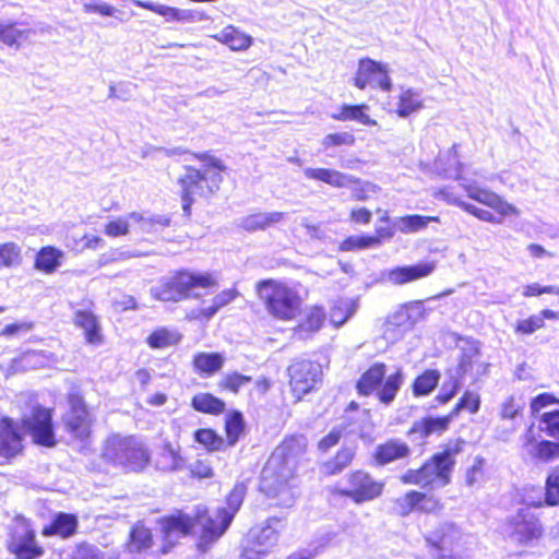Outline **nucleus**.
<instances>
[{"mask_svg":"<svg viewBox=\"0 0 559 559\" xmlns=\"http://www.w3.org/2000/svg\"><path fill=\"white\" fill-rule=\"evenodd\" d=\"M308 451V440L301 433L285 436L264 463L258 491L275 508L289 509L299 497L297 468Z\"/></svg>","mask_w":559,"mask_h":559,"instance_id":"1","label":"nucleus"},{"mask_svg":"<svg viewBox=\"0 0 559 559\" xmlns=\"http://www.w3.org/2000/svg\"><path fill=\"white\" fill-rule=\"evenodd\" d=\"M530 415L535 418L521 436L522 451L534 462L549 463L559 459V399L542 392L530 401Z\"/></svg>","mask_w":559,"mask_h":559,"instance_id":"2","label":"nucleus"},{"mask_svg":"<svg viewBox=\"0 0 559 559\" xmlns=\"http://www.w3.org/2000/svg\"><path fill=\"white\" fill-rule=\"evenodd\" d=\"M194 160L201 162L202 167L185 165L183 174L177 178L179 197L185 216L190 217L192 206L198 200L209 202L221 189L223 173L226 167L222 159L211 152H187Z\"/></svg>","mask_w":559,"mask_h":559,"instance_id":"3","label":"nucleus"},{"mask_svg":"<svg viewBox=\"0 0 559 559\" xmlns=\"http://www.w3.org/2000/svg\"><path fill=\"white\" fill-rule=\"evenodd\" d=\"M465 444V440L460 438L450 440L418 467L406 469L400 476V481L420 488L448 486L452 480V473L456 464L455 456L463 451Z\"/></svg>","mask_w":559,"mask_h":559,"instance_id":"4","label":"nucleus"},{"mask_svg":"<svg viewBox=\"0 0 559 559\" xmlns=\"http://www.w3.org/2000/svg\"><path fill=\"white\" fill-rule=\"evenodd\" d=\"M254 290L258 299L272 319L290 322L300 316L304 297L295 286L287 282L264 278L255 284Z\"/></svg>","mask_w":559,"mask_h":559,"instance_id":"5","label":"nucleus"},{"mask_svg":"<svg viewBox=\"0 0 559 559\" xmlns=\"http://www.w3.org/2000/svg\"><path fill=\"white\" fill-rule=\"evenodd\" d=\"M388 373V365L383 361L370 364L358 377L355 383L359 396H374L382 405L392 404L404 383V372L401 368Z\"/></svg>","mask_w":559,"mask_h":559,"instance_id":"6","label":"nucleus"},{"mask_svg":"<svg viewBox=\"0 0 559 559\" xmlns=\"http://www.w3.org/2000/svg\"><path fill=\"white\" fill-rule=\"evenodd\" d=\"M103 456L106 462L121 467L124 473H143L152 463L148 447L134 435L111 436L104 448Z\"/></svg>","mask_w":559,"mask_h":559,"instance_id":"7","label":"nucleus"},{"mask_svg":"<svg viewBox=\"0 0 559 559\" xmlns=\"http://www.w3.org/2000/svg\"><path fill=\"white\" fill-rule=\"evenodd\" d=\"M217 286V278L211 272H198L191 269H178L162 283L156 297L162 301L178 302L199 295L197 289H210Z\"/></svg>","mask_w":559,"mask_h":559,"instance_id":"8","label":"nucleus"},{"mask_svg":"<svg viewBox=\"0 0 559 559\" xmlns=\"http://www.w3.org/2000/svg\"><path fill=\"white\" fill-rule=\"evenodd\" d=\"M464 190L469 199L489 209H480L466 202L457 203V205L464 212L475 216L479 221L491 224H500L506 217L518 216L520 214V211L516 209V206L509 203L502 195L488 188L480 187L476 183H468L464 186Z\"/></svg>","mask_w":559,"mask_h":559,"instance_id":"9","label":"nucleus"},{"mask_svg":"<svg viewBox=\"0 0 559 559\" xmlns=\"http://www.w3.org/2000/svg\"><path fill=\"white\" fill-rule=\"evenodd\" d=\"M68 411L61 417L63 430L72 441L87 444L93 437L94 415L84 393L73 388L67 393Z\"/></svg>","mask_w":559,"mask_h":559,"instance_id":"10","label":"nucleus"},{"mask_svg":"<svg viewBox=\"0 0 559 559\" xmlns=\"http://www.w3.org/2000/svg\"><path fill=\"white\" fill-rule=\"evenodd\" d=\"M346 487H332L331 496L345 498L356 506L380 499L385 490V481L377 478L365 468H355L346 474Z\"/></svg>","mask_w":559,"mask_h":559,"instance_id":"11","label":"nucleus"},{"mask_svg":"<svg viewBox=\"0 0 559 559\" xmlns=\"http://www.w3.org/2000/svg\"><path fill=\"white\" fill-rule=\"evenodd\" d=\"M423 538L435 559H463L464 534L455 523L439 522L428 530Z\"/></svg>","mask_w":559,"mask_h":559,"instance_id":"12","label":"nucleus"},{"mask_svg":"<svg viewBox=\"0 0 559 559\" xmlns=\"http://www.w3.org/2000/svg\"><path fill=\"white\" fill-rule=\"evenodd\" d=\"M287 378L294 403H300L305 396L320 389L323 381V367L310 358H296L287 367Z\"/></svg>","mask_w":559,"mask_h":559,"instance_id":"13","label":"nucleus"},{"mask_svg":"<svg viewBox=\"0 0 559 559\" xmlns=\"http://www.w3.org/2000/svg\"><path fill=\"white\" fill-rule=\"evenodd\" d=\"M233 522V513L227 509L217 508L213 513L203 506L195 508L193 513V532L199 528L195 546L199 550L207 551L227 531Z\"/></svg>","mask_w":559,"mask_h":559,"instance_id":"14","label":"nucleus"},{"mask_svg":"<svg viewBox=\"0 0 559 559\" xmlns=\"http://www.w3.org/2000/svg\"><path fill=\"white\" fill-rule=\"evenodd\" d=\"M7 549L16 559H39L45 555L31 520L24 515L14 516L8 531Z\"/></svg>","mask_w":559,"mask_h":559,"instance_id":"15","label":"nucleus"},{"mask_svg":"<svg viewBox=\"0 0 559 559\" xmlns=\"http://www.w3.org/2000/svg\"><path fill=\"white\" fill-rule=\"evenodd\" d=\"M307 179L316 180L329 185L333 188L352 187V200L357 202L367 201L371 194L380 191L379 186L369 181H362L358 177L346 175L340 170L331 168H306Z\"/></svg>","mask_w":559,"mask_h":559,"instance_id":"16","label":"nucleus"},{"mask_svg":"<svg viewBox=\"0 0 559 559\" xmlns=\"http://www.w3.org/2000/svg\"><path fill=\"white\" fill-rule=\"evenodd\" d=\"M21 425L29 433L33 443L44 448L57 445L53 408L35 405L31 411V415L22 419Z\"/></svg>","mask_w":559,"mask_h":559,"instance_id":"17","label":"nucleus"},{"mask_svg":"<svg viewBox=\"0 0 559 559\" xmlns=\"http://www.w3.org/2000/svg\"><path fill=\"white\" fill-rule=\"evenodd\" d=\"M399 516L406 518L413 513L435 514L443 510L442 500L436 495L418 489H411L394 501Z\"/></svg>","mask_w":559,"mask_h":559,"instance_id":"18","label":"nucleus"},{"mask_svg":"<svg viewBox=\"0 0 559 559\" xmlns=\"http://www.w3.org/2000/svg\"><path fill=\"white\" fill-rule=\"evenodd\" d=\"M162 533V544L158 548L159 555L170 552L178 544L174 536H191L193 535V515H189L181 510L162 516L158 520Z\"/></svg>","mask_w":559,"mask_h":559,"instance_id":"19","label":"nucleus"},{"mask_svg":"<svg viewBox=\"0 0 559 559\" xmlns=\"http://www.w3.org/2000/svg\"><path fill=\"white\" fill-rule=\"evenodd\" d=\"M353 83L358 90L367 87L379 88L384 92L392 90V81L386 66L368 57L358 60Z\"/></svg>","mask_w":559,"mask_h":559,"instance_id":"20","label":"nucleus"},{"mask_svg":"<svg viewBox=\"0 0 559 559\" xmlns=\"http://www.w3.org/2000/svg\"><path fill=\"white\" fill-rule=\"evenodd\" d=\"M24 432L19 423L9 416L0 417V460L10 464L24 453Z\"/></svg>","mask_w":559,"mask_h":559,"instance_id":"21","label":"nucleus"},{"mask_svg":"<svg viewBox=\"0 0 559 559\" xmlns=\"http://www.w3.org/2000/svg\"><path fill=\"white\" fill-rule=\"evenodd\" d=\"M510 537L519 546H532L544 536L539 518L532 513L519 512L509 521Z\"/></svg>","mask_w":559,"mask_h":559,"instance_id":"22","label":"nucleus"},{"mask_svg":"<svg viewBox=\"0 0 559 559\" xmlns=\"http://www.w3.org/2000/svg\"><path fill=\"white\" fill-rule=\"evenodd\" d=\"M411 453L412 448L406 441L399 438H389L377 444L371 457L376 466H385L408 459Z\"/></svg>","mask_w":559,"mask_h":559,"instance_id":"23","label":"nucleus"},{"mask_svg":"<svg viewBox=\"0 0 559 559\" xmlns=\"http://www.w3.org/2000/svg\"><path fill=\"white\" fill-rule=\"evenodd\" d=\"M155 546V534L145 521L139 520L129 530L123 548L128 554L140 555L148 552Z\"/></svg>","mask_w":559,"mask_h":559,"instance_id":"24","label":"nucleus"},{"mask_svg":"<svg viewBox=\"0 0 559 559\" xmlns=\"http://www.w3.org/2000/svg\"><path fill=\"white\" fill-rule=\"evenodd\" d=\"M437 265L435 261L419 262L412 265L395 266L388 271V280L396 286H402L430 276Z\"/></svg>","mask_w":559,"mask_h":559,"instance_id":"25","label":"nucleus"},{"mask_svg":"<svg viewBox=\"0 0 559 559\" xmlns=\"http://www.w3.org/2000/svg\"><path fill=\"white\" fill-rule=\"evenodd\" d=\"M79 519L74 513L57 512L51 521L44 525L40 534L44 537L57 536L61 539H69L78 532Z\"/></svg>","mask_w":559,"mask_h":559,"instance_id":"26","label":"nucleus"},{"mask_svg":"<svg viewBox=\"0 0 559 559\" xmlns=\"http://www.w3.org/2000/svg\"><path fill=\"white\" fill-rule=\"evenodd\" d=\"M73 324L83 331L84 340L92 345L104 342V335L98 317L90 309H78L73 313Z\"/></svg>","mask_w":559,"mask_h":559,"instance_id":"27","label":"nucleus"},{"mask_svg":"<svg viewBox=\"0 0 559 559\" xmlns=\"http://www.w3.org/2000/svg\"><path fill=\"white\" fill-rule=\"evenodd\" d=\"M326 314L320 305L308 307L301 320L293 328L294 335L299 338H308L319 332L325 323Z\"/></svg>","mask_w":559,"mask_h":559,"instance_id":"28","label":"nucleus"},{"mask_svg":"<svg viewBox=\"0 0 559 559\" xmlns=\"http://www.w3.org/2000/svg\"><path fill=\"white\" fill-rule=\"evenodd\" d=\"M225 364V357L218 352H199L192 356L191 365L197 374L211 378L219 372Z\"/></svg>","mask_w":559,"mask_h":559,"instance_id":"29","label":"nucleus"},{"mask_svg":"<svg viewBox=\"0 0 559 559\" xmlns=\"http://www.w3.org/2000/svg\"><path fill=\"white\" fill-rule=\"evenodd\" d=\"M370 107L366 103L361 104H343L338 111L332 115L335 121H356L366 127H376L377 120L369 115Z\"/></svg>","mask_w":559,"mask_h":559,"instance_id":"30","label":"nucleus"},{"mask_svg":"<svg viewBox=\"0 0 559 559\" xmlns=\"http://www.w3.org/2000/svg\"><path fill=\"white\" fill-rule=\"evenodd\" d=\"M356 459V450L354 447L343 445L335 454L321 464L322 475L326 478L340 475L344 469L349 467Z\"/></svg>","mask_w":559,"mask_h":559,"instance_id":"31","label":"nucleus"},{"mask_svg":"<svg viewBox=\"0 0 559 559\" xmlns=\"http://www.w3.org/2000/svg\"><path fill=\"white\" fill-rule=\"evenodd\" d=\"M239 296L240 293L236 286L221 290L213 297L210 306L197 310L194 319L201 322L210 321L219 310L227 307Z\"/></svg>","mask_w":559,"mask_h":559,"instance_id":"32","label":"nucleus"},{"mask_svg":"<svg viewBox=\"0 0 559 559\" xmlns=\"http://www.w3.org/2000/svg\"><path fill=\"white\" fill-rule=\"evenodd\" d=\"M212 38L233 51L247 50L253 44V38L249 34L234 25L225 26L219 33L212 35Z\"/></svg>","mask_w":559,"mask_h":559,"instance_id":"33","label":"nucleus"},{"mask_svg":"<svg viewBox=\"0 0 559 559\" xmlns=\"http://www.w3.org/2000/svg\"><path fill=\"white\" fill-rule=\"evenodd\" d=\"M64 253L55 246L41 247L34 259V267L43 274H53L62 264Z\"/></svg>","mask_w":559,"mask_h":559,"instance_id":"34","label":"nucleus"},{"mask_svg":"<svg viewBox=\"0 0 559 559\" xmlns=\"http://www.w3.org/2000/svg\"><path fill=\"white\" fill-rule=\"evenodd\" d=\"M190 406L200 414L219 416L226 411V403L211 392H198L192 395Z\"/></svg>","mask_w":559,"mask_h":559,"instance_id":"35","label":"nucleus"},{"mask_svg":"<svg viewBox=\"0 0 559 559\" xmlns=\"http://www.w3.org/2000/svg\"><path fill=\"white\" fill-rule=\"evenodd\" d=\"M185 466V457L178 447L170 441L162 444L156 468L163 473H171L182 469Z\"/></svg>","mask_w":559,"mask_h":559,"instance_id":"36","label":"nucleus"},{"mask_svg":"<svg viewBox=\"0 0 559 559\" xmlns=\"http://www.w3.org/2000/svg\"><path fill=\"white\" fill-rule=\"evenodd\" d=\"M285 218L284 212H271V213H252L245 216L241 221V227L249 233L265 230Z\"/></svg>","mask_w":559,"mask_h":559,"instance_id":"37","label":"nucleus"},{"mask_svg":"<svg viewBox=\"0 0 559 559\" xmlns=\"http://www.w3.org/2000/svg\"><path fill=\"white\" fill-rule=\"evenodd\" d=\"M441 379V372L438 369L428 368L418 373L412 384V394L415 397L427 396L432 393Z\"/></svg>","mask_w":559,"mask_h":559,"instance_id":"38","label":"nucleus"},{"mask_svg":"<svg viewBox=\"0 0 559 559\" xmlns=\"http://www.w3.org/2000/svg\"><path fill=\"white\" fill-rule=\"evenodd\" d=\"M246 421L243 414L238 409H233L224 418L225 442L228 448L234 447L245 435Z\"/></svg>","mask_w":559,"mask_h":559,"instance_id":"39","label":"nucleus"},{"mask_svg":"<svg viewBox=\"0 0 559 559\" xmlns=\"http://www.w3.org/2000/svg\"><path fill=\"white\" fill-rule=\"evenodd\" d=\"M449 417L426 416L415 421L408 433H418L421 438H427L433 433L441 435L449 429Z\"/></svg>","mask_w":559,"mask_h":559,"instance_id":"40","label":"nucleus"},{"mask_svg":"<svg viewBox=\"0 0 559 559\" xmlns=\"http://www.w3.org/2000/svg\"><path fill=\"white\" fill-rule=\"evenodd\" d=\"M20 25L15 21H0V43L19 49L33 32L31 28H20Z\"/></svg>","mask_w":559,"mask_h":559,"instance_id":"41","label":"nucleus"},{"mask_svg":"<svg viewBox=\"0 0 559 559\" xmlns=\"http://www.w3.org/2000/svg\"><path fill=\"white\" fill-rule=\"evenodd\" d=\"M193 441L207 453L222 452L228 449L224 437L213 428H198L193 432Z\"/></svg>","mask_w":559,"mask_h":559,"instance_id":"42","label":"nucleus"},{"mask_svg":"<svg viewBox=\"0 0 559 559\" xmlns=\"http://www.w3.org/2000/svg\"><path fill=\"white\" fill-rule=\"evenodd\" d=\"M145 221L142 213L131 212L126 216H119L108 221L104 226V233L110 238L124 237L130 233V222L141 224Z\"/></svg>","mask_w":559,"mask_h":559,"instance_id":"43","label":"nucleus"},{"mask_svg":"<svg viewBox=\"0 0 559 559\" xmlns=\"http://www.w3.org/2000/svg\"><path fill=\"white\" fill-rule=\"evenodd\" d=\"M543 506H559V464L547 472L544 485V500L534 503L536 508Z\"/></svg>","mask_w":559,"mask_h":559,"instance_id":"44","label":"nucleus"},{"mask_svg":"<svg viewBox=\"0 0 559 559\" xmlns=\"http://www.w3.org/2000/svg\"><path fill=\"white\" fill-rule=\"evenodd\" d=\"M182 336L175 330L160 326L153 330L146 337L145 342L152 349H162L177 345L181 341Z\"/></svg>","mask_w":559,"mask_h":559,"instance_id":"45","label":"nucleus"},{"mask_svg":"<svg viewBox=\"0 0 559 559\" xmlns=\"http://www.w3.org/2000/svg\"><path fill=\"white\" fill-rule=\"evenodd\" d=\"M136 7L148 10L160 16H164L167 21L183 22L192 19V14L188 11H182L174 7L165 4H156L151 1L138 0L134 2Z\"/></svg>","mask_w":559,"mask_h":559,"instance_id":"46","label":"nucleus"},{"mask_svg":"<svg viewBox=\"0 0 559 559\" xmlns=\"http://www.w3.org/2000/svg\"><path fill=\"white\" fill-rule=\"evenodd\" d=\"M252 381V377L240 373L238 371H231L225 373L217 381V388L222 393H229L238 395L241 389Z\"/></svg>","mask_w":559,"mask_h":559,"instance_id":"47","label":"nucleus"},{"mask_svg":"<svg viewBox=\"0 0 559 559\" xmlns=\"http://www.w3.org/2000/svg\"><path fill=\"white\" fill-rule=\"evenodd\" d=\"M423 107L419 95L413 90H405L399 96L396 114L400 117H407Z\"/></svg>","mask_w":559,"mask_h":559,"instance_id":"48","label":"nucleus"},{"mask_svg":"<svg viewBox=\"0 0 559 559\" xmlns=\"http://www.w3.org/2000/svg\"><path fill=\"white\" fill-rule=\"evenodd\" d=\"M438 216H423L411 214L400 217L401 231L404 234L416 233L425 229L429 223H439Z\"/></svg>","mask_w":559,"mask_h":559,"instance_id":"49","label":"nucleus"},{"mask_svg":"<svg viewBox=\"0 0 559 559\" xmlns=\"http://www.w3.org/2000/svg\"><path fill=\"white\" fill-rule=\"evenodd\" d=\"M356 144L355 135L349 131H337L328 133L321 140V145L323 150H332L336 147H350Z\"/></svg>","mask_w":559,"mask_h":559,"instance_id":"50","label":"nucleus"},{"mask_svg":"<svg viewBox=\"0 0 559 559\" xmlns=\"http://www.w3.org/2000/svg\"><path fill=\"white\" fill-rule=\"evenodd\" d=\"M487 461L483 456H476L464 474L465 485L474 487L486 478Z\"/></svg>","mask_w":559,"mask_h":559,"instance_id":"51","label":"nucleus"},{"mask_svg":"<svg viewBox=\"0 0 559 559\" xmlns=\"http://www.w3.org/2000/svg\"><path fill=\"white\" fill-rule=\"evenodd\" d=\"M22 262V251L19 245L13 241L0 245V269L13 267Z\"/></svg>","mask_w":559,"mask_h":559,"instance_id":"52","label":"nucleus"},{"mask_svg":"<svg viewBox=\"0 0 559 559\" xmlns=\"http://www.w3.org/2000/svg\"><path fill=\"white\" fill-rule=\"evenodd\" d=\"M379 222L382 225L376 227L374 234L370 235L376 246H380L384 240H389L395 235V225L386 211L379 217Z\"/></svg>","mask_w":559,"mask_h":559,"instance_id":"53","label":"nucleus"},{"mask_svg":"<svg viewBox=\"0 0 559 559\" xmlns=\"http://www.w3.org/2000/svg\"><path fill=\"white\" fill-rule=\"evenodd\" d=\"M377 247L370 235L347 236L340 243L342 251H358Z\"/></svg>","mask_w":559,"mask_h":559,"instance_id":"54","label":"nucleus"},{"mask_svg":"<svg viewBox=\"0 0 559 559\" xmlns=\"http://www.w3.org/2000/svg\"><path fill=\"white\" fill-rule=\"evenodd\" d=\"M247 493V486L243 483H237L234 485V487L230 489V491L226 496V503H227V512L233 513V518L235 516L236 512L241 507L243 499Z\"/></svg>","mask_w":559,"mask_h":559,"instance_id":"55","label":"nucleus"},{"mask_svg":"<svg viewBox=\"0 0 559 559\" xmlns=\"http://www.w3.org/2000/svg\"><path fill=\"white\" fill-rule=\"evenodd\" d=\"M214 475V469L207 460L198 459L188 466V477L191 479H210L213 478Z\"/></svg>","mask_w":559,"mask_h":559,"instance_id":"56","label":"nucleus"},{"mask_svg":"<svg viewBox=\"0 0 559 559\" xmlns=\"http://www.w3.org/2000/svg\"><path fill=\"white\" fill-rule=\"evenodd\" d=\"M69 559H104V554L95 545L80 542L74 546Z\"/></svg>","mask_w":559,"mask_h":559,"instance_id":"57","label":"nucleus"},{"mask_svg":"<svg viewBox=\"0 0 559 559\" xmlns=\"http://www.w3.org/2000/svg\"><path fill=\"white\" fill-rule=\"evenodd\" d=\"M35 324L33 321H16L5 324L0 330V336L7 340L25 334L34 329Z\"/></svg>","mask_w":559,"mask_h":559,"instance_id":"58","label":"nucleus"},{"mask_svg":"<svg viewBox=\"0 0 559 559\" xmlns=\"http://www.w3.org/2000/svg\"><path fill=\"white\" fill-rule=\"evenodd\" d=\"M461 389V379L459 377L450 378L444 384L442 390L436 395L435 401L439 405H444L450 402Z\"/></svg>","mask_w":559,"mask_h":559,"instance_id":"59","label":"nucleus"},{"mask_svg":"<svg viewBox=\"0 0 559 559\" xmlns=\"http://www.w3.org/2000/svg\"><path fill=\"white\" fill-rule=\"evenodd\" d=\"M545 323L542 318L531 316L526 319L519 320L514 325V332L519 335H530L544 328Z\"/></svg>","mask_w":559,"mask_h":559,"instance_id":"60","label":"nucleus"},{"mask_svg":"<svg viewBox=\"0 0 559 559\" xmlns=\"http://www.w3.org/2000/svg\"><path fill=\"white\" fill-rule=\"evenodd\" d=\"M344 429L341 427L332 428L325 436H323L317 443L320 452L326 453L329 450L337 445L343 438Z\"/></svg>","mask_w":559,"mask_h":559,"instance_id":"61","label":"nucleus"},{"mask_svg":"<svg viewBox=\"0 0 559 559\" xmlns=\"http://www.w3.org/2000/svg\"><path fill=\"white\" fill-rule=\"evenodd\" d=\"M522 412L521 405L518 404L514 396L507 397L500 407L499 416L501 419H514Z\"/></svg>","mask_w":559,"mask_h":559,"instance_id":"62","label":"nucleus"},{"mask_svg":"<svg viewBox=\"0 0 559 559\" xmlns=\"http://www.w3.org/2000/svg\"><path fill=\"white\" fill-rule=\"evenodd\" d=\"M348 217L355 225H368L371 223L372 212L365 206H358L349 211Z\"/></svg>","mask_w":559,"mask_h":559,"instance_id":"63","label":"nucleus"},{"mask_svg":"<svg viewBox=\"0 0 559 559\" xmlns=\"http://www.w3.org/2000/svg\"><path fill=\"white\" fill-rule=\"evenodd\" d=\"M329 318L331 324L337 328L347 321L349 318V311L345 305L337 304L331 307Z\"/></svg>","mask_w":559,"mask_h":559,"instance_id":"64","label":"nucleus"}]
</instances>
